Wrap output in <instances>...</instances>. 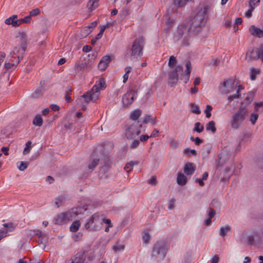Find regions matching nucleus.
<instances>
[{"label":"nucleus","instance_id":"f257e3e1","mask_svg":"<svg viewBox=\"0 0 263 263\" xmlns=\"http://www.w3.org/2000/svg\"><path fill=\"white\" fill-rule=\"evenodd\" d=\"M209 9V6H204L199 9L194 15L191 16L187 25L190 29L195 33V35L199 32L201 27L204 25V20L208 14Z\"/></svg>","mask_w":263,"mask_h":263},{"label":"nucleus","instance_id":"f03ea898","mask_svg":"<svg viewBox=\"0 0 263 263\" xmlns=\"http://www.w3.org/2000/svg\"><path fill=\"white\" fill-rule=\"evenodd\" d=\"M106 87V83L95 85L91 90L84 93L76 100L77 105L88 104L91 101L95 102L99 98L100 90Z\"/></svg>","mask_w":263,"mask_h":263},{"label":"nucleus","instance_id":"7ed1b4c3","mask_svg":"<svg viewBox=\"0 0 263 263\" xmlns=\"http://www.w3.org/2000/svg\"><path fill=\"white\" fill-rule=\"evenodd\" d=\"M87 205H83L82 207L79 206L57 215L53 219L54 223L58 225H62L67 223L78 215L82 214L83 212L81 211V210H83V211H86L87 210Z\"/></svg>","mask_w":263,"mask_h":263},{"label":"nucleus","instance_id":"20e7f679","mask_svg":"<svg viewBox=\"0 0 263 263\" xmlns=\"http://www.w3.org/2000/svg\"><path fill=\"white\" fill-rule=\"evenodd\" d=\"M185 67L186 69L183 73L182 67L177 65L175 69L169 72V80L172 81V82H175L179 80L183 81L184 82H187L189 80L192 69L191 63L190 61L188 60L186 62Z\"/></svg>","mask_w":263,"mask_h":263},{"label":"nucleus","instance_id":"39448f33","mask_svg":"<svg viewBox=\"0 0 263 263\" xmlns=\"http://www.w3.org/2000/svg\"><path fill=\"white\" fill-rule=\"evenodd\" d=\"M16 38H20L19 44L14 47L10 55L13 57L16 54L17 60H21L24 57L27 47V35L24 31H19L16 36Z\"/></svg>","mask_w":263,"mask_h":263},{"label":"nucleus","instance_id":"423d86ee","mask_svg":"<svg viewBox=\"0 0 263 263\" xmlns=\"http://www.w3.org/2000/svg\"><path fill=\"white\" fill-rule=\"evenodd\" d=\"M248 109L245 106L240 105L238 111L232 116L230 121L231 126L234 129H238L246 118Z\"/></svg>","mask_w":263,"mask_h":263},{"label":"nucleus","instance_id":"0eeeda50","mask_svg":"<svg viewBox=\"0 0 263 263\" xmlns=\"http://www.w3.org/2000/svg\"><path fill=\"white\" fill-rule=\"evenodd\" d=\"M169 246L164 240L157 241L154 244L151 256L155 258L163 259L168 250Z\"/></svg>","mask_w":263,"mask_h":263},{"label":"nucleus","instance_id":"6e6552de","mask_svg":"<svg viewBox=\"0 0 263 263\" xmlns=\"http://www.w3.org/2000/svg\"><path fill=\"white\" fill-rule=\"evenodd\" d=\"M104 148L101 147L100 149L96 148L90 155V162L88 165L89 172H92L95 168L98 165L100 161L103 160L104 155Z\"/></svg>","mask_w":263,"mask_h":263},{"label":"nucleus","instance_id":"1a4fd4ad","mask_svg":"<svg viewBox=\"0 0 263 263\" xmlns=\"http://www.w3.org/2000/svg\"><path fill=\"white\" fill-rule=\"evenodd\" d=\"M142 123L139 121H134L128 125L125 129V136L128 140L136 138L141 133Z\"/></svg>","mask_w":263,"mask_h":263},{"label":"nucleus","instance_id":"9d476101","mask_svg":"<svg viewBox=\"0 0 263 263\" xmlns=\"http://www.w3.org/2000/svg\"><path fill=\"white\" fill-rule=\"evenodd\" d=\"M144 39L143 36L136 38L134 41L131 49L127 50L131 52L130 56L133 58L141 57L143 54V49L144 45Z\"/></svg>","mask_w":263,"mask_h":263},{"label":"nucleus","instance_id":"9b49d317","mask_svg":"<svg viewBox=\"0 0 263 263\" xmlns=\"http://www.w3.org/2000/svg\"><path fill=\"white\" fill-rule=\"evenodd\" d=\"M193 34H195V33L190 29L187 24H181L178 26L176 32L174 33V37L177 41L182 38L185 42L189 36Z\"/></svg>","mask_w":263,"mask_h":263},{"label":"nucleus","instance_id":"f8f14e48","mask_svg":"<svg viewBox=\"0 0 263 263\" xmlns=\"http://www.w3.org/2000/svg\"><path fill=\"white\" fill-rule=\"evenodd\" d=\"M101 224V217L98 214L95 213L87 219L84 227L88 231H95L100 229Z\"/></svg>","mask_w":263,"mask_h":263},{"label":"nucleus","instance_id":"ddd939ff","mask_svg":"<svg viewBox=\"0 0 263 263\" xmlns=\"http://www.w3.org/2000/svg\"><path fill=\"white\" fill-rule=\"evenodd\" d=\"M137 97V90L130 86L127 92L122 97V103L124 107L130 106Z\"/></svg>","mask_w":263,"mask_h":263},{"label":"nucleus","instance_id":"4468645a","mask_svg":"<svg viewBox=\"0 0 263 263\" xmlns=\"http://www.w3.org/2000/svg\"><path fill=\"white\" fill-rule=\"evenodd\" d=\"M252 53H254V48L249 49L246 53V59L249 61L260 59L263 62V44L260 45L259 48H255V55H252Z\"/></svg>","mask_w":263,"mask_h":263},{"label":"nucleus","instance_id":"2eb2a0df","mask_svg":"<svg viewBox=\"0 0 263 263\" xmlns=\"http://www.w3.org/2000/svg\"><path fill=\"white\" fill-rule=\"evenodd\" d=\"M114 58V55H106L103 56L100 61L98 67L101 71H104L109 66V63Z\"/></svg>","mask_w":263,"mask_h":263},{"label":"nucleus","instance_id":"dca6fc26","mask_svg":"<svg viewBox=\"0 0 263 263\" xmlns=\"http://www.w3.org/2000/svg\"><path fill=\"white\" fill-rule=\"evenodd\" d=\"M235 83H221L219 86V91L223 94H227L234 91L236 88Z\"/></svg>","mask_w":263,"mask_h":263},{"label":"nucleus","instance_id":"f3484780","mask_svg":"<svg viewBox=\"0 0 263 263\" xmlns=\"http://www.w3.org/2000/svg\"><path fill=\"white\" fill-rule=\"evenodd\" d=\"M246 241L250 245H258L260 243V235L258 233L254 232L253 234L247 237Z\"/></svg>","mask_w":263,"mask_h":263},{"label":"nucleus","instance_id":"a211bd4d","mask_svg":"<svg viewBox=\"0 0 263 263\" xmlns=\"http://www.w3.org/2000/svg\"><path fill=\"white\" fill-rule=\"evenodd\" d=\"M101 162H103V165L100 168V172L102 173L105 174L109 170L111 166V162L107 154L104 153Z\"/></svg>","mask_w":263,"mask_h":263},{"label":"nucleus","instance_id":"6ab92c4d","mask_svg":"<svg viewBox=\"0 0 263 263\" xmlns=\"http://www.w3.org/2000/svg\"><path fill=\"white\" fill-rule=\"evenodd\" d=\"M4 228L0 230V240L7 236L8 232H11L14 229L13 224L12 223H4Z\"/></svg>","mask_w":263,"mask_h":263},{"label":"nucleus","instance_id":"aec40b11","mask_svg":"<svg viewBox=\"0 0 263 263\" xmlns=\"http://www.w3.org/2000/svg\"><path fill=\"white\" fill-rule=\"evenodd\" d=\"M196 170V165L194 163L187 162L184 166V173L187 175H192Z\"/></svg>","mask_w":263,"mask_h":263},{"label":"nucleus","instance_id":"412c9836","mask_svg":"<svg viewBox=\"0 0 263 263\" xmlns=\"http://www.w3.org/2000/svg\"><path fill=\"white\" fill-rule=\"evenodd\" d=\"M13 80V76L9 71H5L0 74V81L2 82H12Z\"/></svg>","mask_w":263,"mask_h":263},{"label":"nucleus","instance_id":"4be33fe9","mask_svg":"<svg viewBox=\"0 0 263 263\" xmlns=\"http://www.w3.org/2000/svg\"><path fill=\"white\" fill-rule=\"evenodd\" d=\"M251 35L259 38L263 37V31L259 28L256 27L254 25L251 26L249 28Z\"/></svg>","mask_w":263,"mask_h":263},{"label":"nucleus","instance_id":"5701e85b","mask_svg":"<svg viewBox=\"0 0 263 263\" xmlns=\"http://www.w3.org/2000/svg\"><path fill=\"white\" fill-rule=\"evenodd\" d=\"M148 123H151L152 125H154L157 123V117H153L151 115H145L143 117L142 119V121L141 123L142 124H147Z\"/></svg>","mask_w":263,"mask_h":263},{"label":"nucleus","instance_id":"b1692460","mask_svg":"<svg viewBox=\"0 0 263 263\" xmlns=\"http://www.w3.org/2000/svg\"><path fill=\"white\" fill-rule=\"evenodd\" d=\"M17 15H13L11 17L7 18L5 23L7 25H12V26L16 27H18L21 23H18V20H17Z\"/></svg>","mask_w":263,"mask_h":263},{"label":"nucleus","instance_id":"393cba45","mask_svg":"<svg viewBox=\"0 0 263 263\" xmlns=\"http://www.w3.org/2000/svg\"><path fill=\"white\" fill-rule=\"evenodd\" d=\"M164 19L165 20V23L167 26V29H166V31H167V30L171 29L173 27L174 23V20L173 18H171L170 16L168 11H167L164 14Z\"/></svg>","mask_w":263,"mask_h":263},{"label":"nucleus","instance_id":"a878e982","mask_svg":"<svg viewBox=\"0 0 263 263\" xmlns=\"http://www.w3.org/2000/svg\"><path fill=\"white\" fill-rule=\"evenodd\" d=\"M46 90L45 83L43 84L39 88H37L32 93V96L34 98H37L41 96L44 91Z\"/></svg>","mask_w":263,"mask_h":263},{"label":"nucleus","instance_id":"bb28decb","mask_svg":"<svg viewBox=\"0 0 263 263\" xmlns=\"http://www.w3.org/2000/svg\"><path fill=\"white\" fill-rule=\"evenodd\" d=\"M27 235L31 236L34 237V236H37L39 238H41L43 236H45V234L43 233L42 231L39 229L36 230H29L27 232Z\"/></svg>","mask_w":263,"mask_h":263},{"label":"nucleus","instance_id":"cd10ccee","mask_svg":"<svg viewBox=\"0 0 263 263\" xmlns=\"http://www.w3.org/2000/svg\"><path fill=\"white\" fill-rule=\"evenodd\" d=\"M142 111L140 109H136L132 111L130 115V118L135 121H138V119L142 115Z\"/></svg>","mask_w":263,"mask_h":263},{"label":"nucleus","instance_id":"c85d7f7f","mask_svg":"<svg viewBox=\"0 0 263 263\" xmlns=\"http://www.w3.org/2000/svg\"><path fill=\"white\" fill-rule=\"evenodd\" d=\"M254 97V93L252 91H250L247 96L244 99L243 101L241 103V105L245 106L249 104L253 101Z\"/></svg>","mask_w":263,"mask_h":263},{"label":"nucleus","instance_id":"c756f323","mask_svg":"<svg viewBox=\"0 0 263 263\" xmlns=\"http://www.w3.org/2000/svg\"><path fill=\"white\" fill-rule=\"evenodd\" d=\"M187 178L181 173H179L177 177V182L180 185H184L186 183Z\"/></svg>","mask_w":263,"mask_h":263},{"label":"nucleus","instance_id":"7c9ffc66","mask_svg":"<svg viewBox=\"0 0 263 263\" xmlns=\"http://www.w3.org/2000/svg\"><path fill=\"white\" fill-rule=\"evenodd\" d=\"M231 227L228 224L221 227L219 230V235L222 237L226 236L228 233L231 231Z\"/></svg>","mask_w":263,"mask_h":263},{"label":"nucleus","instance_id":"2f4dec72","mask_svg":"<svg viewBox=\"0 0 263 263\" xmlns=\"http://www.w3.org/2000/svg\"><path fill=\"white\" fill-rule=\"evenodd\" d=\"M243 87L242 85H239L238 86V88L236 90V92L235 94H233L232 95H230L228 97V100L229 102H231L233 100H234L235 99L239 98L240 97V95L239 93L240 90L243 89Z\"/></svg>","mask_w":263,"mask_h":263},{"label":"nucleus","instance_id":"473e14b6","mask_svg":"<svg viewBox=\"0 0 263 263\" xmlns=\"http://www.w3.org/2000/svg\"><path fill=\"white\" fill-rule=\"evenodd\" d=\"M81 226V222L79 220L74 221L70 226V231L72 232H77Z\"/></svg>","mask_w":263,"mask_h":263},{"label":"nucleus","instance_id":"72a5a7b5","mask_svg":"<svg viewBox=\"0 0 263 263\" xmlns=\"http://www.w3.org/2000/svg\"><path fill=\"white\" fill-rule=\"evenodd\" d=\"M65 201V197L63 195L59 196L54 199V202L57 208L62 205Z\"/></svg>","mask_w":263,"mask_h":263},{"label":"nucleus","instance_id":"f704fd0d","mask_svg":"<svg viewBox=\"0 0 263 263\" xmlns=\"http://www.w3.org/2000/svg\"><path fill=\"white\" fill-rule=\"evenodd\" d=\"M32 123L35 126H41L43 124V119L41 115H36L33 119Z\"/></svg>","mask_w":263,"mask_h":263},{"label":"nucleus","instance_id":"c9c22d12","mask_svg":"<svg viewBox=\"0 0 263 263\" xmlns=\"http://www.w3.org/2000/svg\"><path fill=\"white\" fill-rule=\"evenodd\" d=\"M29 164V162L21 161L17 163V166L20 171H24L28 167Z\"/></svg>","mask_w":263,"mask_h":263},{"label":"nucleus","instance_id":"e433bc0d","mask_svg":"<svg viewBox=\"0 0 263 263\" xmlns=\"http://www.w3.org/2000/svg\"><path fill=\"white\" fill-rule=\"evenodd\" d=\"M215 123L213 121H211L206 125V130H211L212 133H215L216 132L215 127Z\"/></svg>","mask_w":263,"mask_h":263},{"label":"nucleus","instance_id":"4c0bfd02","mask_svg":"<svg viewBox=\"0 0 263 263\" xmlns=\"http://www.w3.org/2000/svg\"><path fill=\"white\" fill-rule=\"evenodd\" d=\"M254 110L255 112L263 113V102H255L254 103Z\"/></svg>","mask_w":263,"mask_h":263},{"label":"nucleus","instance_id":"58836bf2","mask_svg":"<svg viewBox=\"0 0 263 263\" xmlns=\"http://www.w3.org/2000/svg\"><path fill=\"white\" fill-rule=\"evenodd\" d=\"M189 0H174L173 4L177 7H182L186 5Z\"/></svg>","mask_w":263,"mask_h":263},{"label":"nucleus","instance_id":"ea45409f","mask_svg":"<svg viewBox=\"0 0 263 263\" xmlns=\"http://www.w3.org/2000/svg\"><path fill=\"white\" fill-rule=\"evenodd\" d=\"M204 129V126L200 122H197L195 124V126L193 129L194 132H196L198 133H201Z\"/></svg>","mask_w":263,"mask_h":263},{"label":"nucleus","instance_id":"a19ab883","mask_svg":"<svg viewBox=\"0 0 263 263\" xmlns=\"http://www.w3.org/2000/svg\"><path fill=\"white\" fill-rule=\"evenodd\" d=\"M97 25V22L94 21L91 22L88 26L85 27V30L86 31L87 34H89Z\"/></svg>","mask_w":263,"mask_h":263},{"label":"nucleus","instance_id":"79ce46f5","mask_svg":"<svg viewBox=\"0 0 263 263\" xmlns=\"http://www.w3.org/2000/svg\"><path fill=\"white\" fill-rule=\"evenodd\" d=\"M98 6V4L94 0H89L87 3V7L90 11L95 10Z\"/></svg>","mask_w":263,"mask_h":263},{"label":"nucleus","instance_id":"37998d69","mask_svg":"<svg viewBox=\"0 0 263 263\" xmlns=\"http://www.w3.org/2000/svg\"><path fill=\"white\" fill-rule=\"evenodd\" d=\"M177 62L176 58L174 55H172L169 58L168 65L170 68H173L175 66Z\"/></svg>","mask_w":263,"mask_h":263},{"label":"nucleus","instance_id":"c03bdc74","mask_svg":"<svg viewBox=\"0 0 263 263\" xmlns=\"http://www.w3.org/2000/svg\"><path fill=\"white\" fill-rule=\"evenodd\" d=\"M190 105L192 107H191L192 112L197 114V115H199L201 113V111L199 109L198 105H197L194 103H191L190 104Z\"/></svg>","mask_w":263,"mask_h":263},{"label":"nucleus","instance_id":"a18cd8bd","mask_svg":"<svg viewBox=\"0 0 263 263\" xmlns=\"http://www.w3.org/2000/svg\"><path fill=\"white\" fill-rule=\"evenodd\" d=\"M133 141L130 143L129 147L132 149L137 148L140 145V141L136 139H133Z\"/></svg>","mask_w":263,"mask_h":263},{"label":"nucleus","instance_id":"49530a36","mask_svg":"<svg viewBox=\"0 0 263 263\" xmlns=\"http://www.w3.org/2000/svg\"><path fill=\"white\" fill-rule=\"evenodd\" d=\"M212 204V203L210 204L209 210L207 211L208 217L211 219L213 218L216 214V211L211 206Z\"/></svg>","mask_w":263,"mask_h":263},{"label":"nucleus","instance_id":"de8ad7c7","mask_svg":"<svg viewBox=\"0 0 263 263\" xmlns=\"http://www.w3.org/2000/svg\"><path fill=\"white\" fill-rule=\"evenodd\" d=\"M20 60H17L15 63H6L4 65L5 68V71H8V70L13 67V66H15L16 65L18 64L20 62Z\"/></svg>","mask_w":263,"mask_h":263},{"label":"nucleus","instance_id":"09e8293b","mask_svg":"<svg viewBox=\"0 0 263 263\" xmlns=\"http://www.w3.org/2000/svg\"><path fill=\"white\" fill-rule=\"evenodd\" d=\"M132 69L131 67H126L125 69V73L123 76V82H126L128 79V74L130 73Z\"/></svg>","mask_w":263,"mask_h":263},{"label":"nucleus","instance_id":"8fccbe9b","mask_svg":"<svg viewBox=\"0 0 263 263\" xmlns=\"http://www.w3.org/2000/svg\"><path fill=\"white\" fill-rule=\"evenodd\" d=\"M259 73V70H257L256 68H252L251 70V76L250 79L251 80H254L257 74Z\"/></svg>","mask_w":263,"mask_h":263},{"label":"nucleus","instance_id":"3c124183","mask_svg":"<svg viewBox=\"0 0 263 263\" xmlns=\"http://www.w3.org/2000/svg\"><path fill=\"white\" fill-rule=\"evenodd\" d=\"M213 108L210 105H206V108L204 111L205 114H206V117L209 118L211 116V111H212Z\"/></svg>","mask_w":263,"mask_h":263},{"label":"nucleus","instance_id":"603ef678","mask_svg":"<svg viewBox=\"0 0 263 263\" xmlns=\"http://www.w3.org/2000/svg\"><path fill=\"white\" fill-rule=\"evenodd\" d=\"M258 115L257 113H252L250 115V120L251 122V123L254 125L257 120L258 119Z\"/></svg>","mask_w":263,"mask_h":263},{"label":"nucleus","instance_id":"864d4df0","mask_svg":"<svg viewBox=\"0 0 263 263\" xmlns=\"http://www.w3.org/2000/svg\"><path fill=\"white\" fill-rule=\"evenodd\" d=\"M190 140L194 142L195 144L196 145H199L200 144H201L203 142V140L201 139L199 137L194 138L193 137H190Z\"/></svg>","mask_w":263,"mask_h":263},{"label":"nucleus","instance_id":"5fc2aeb1","mask_svg":"<svg viewBox=\"0 0 263 263\" xmlns=\"http://www.w3.org/2000/svg\"><path fill=\"white\" fill-rule=\"evenodd\" d=\"M124 248H125L124 245H115L112 247V249L115 252L122 251L124 249Z\"/></svg>","mask_w":263,"mask_h":263},{"label":"nucleus","instance_id":"6e6d98bb","mask_svg":"<svg viewBox=\"0 0 263 263\" xmlns=\"http://www.w3.org/2000/svg\"><path fill=\"white\" fill-rule=\"evenodd\" d=\"M40 13V10L39 8H36L30 11L29 15L31 18L32 16H37Z\"/></svg>","mask_w":263,"mask_h":263},{"label":"nucleus","instance_id":"4d7b16f0","mask_svg":"<svg viewBox=\"0 0 263 263\" xmlns=\"http://www.w3.org/2000/svg\"><path fill=\"white\" fill-rule=\"evenodd\" d=\"M86 66V63H80V62H78L76 63V68L77 69V70L78 71H80L82 69H84V68Z\"/></svg>","mask_w":263,"mask_h":263},{"label":"nucleus","instance_id":"13d9d810","mask_svg":"<svg viewBox=\"0 0 263 263\" xmlns=\"http://www.w3.org/2000/svg\"><path fill=\"white\" fill-rule=\"evenodd\" d=\"M31 18H30V16L28 15V16H25L24 18H21V19H20L18 21V23H20L21 24L22 23H28L30 22L31 21Z\"/></svg>","mask_w":263,"mask_h":263},{"label":"nucleus","instance_id":"bf43d9fd","mask_svg":"<svg viewBox=\"0 0 263 263\" xmlns=\"http://www.w3.org/2000/svg\"><path fill=\"white\" fill-rule=\"evenodd\" d=\"M170 146L174 149L177 148L179 146L178 141L174 139H172L170 142Z\"/></svg>","mask_w":263,"mask_h":263},{"label":"nucleus","instance_id":"052dcab7","mask_svg":"<svg viewBox=\"0 0 263 263\" xmlns=\"http://www.w3.org/2000/svg\"><path fill=\"white\" fill-rule=\"evenodd\" d=\"M83 236V234L81 232H79L77 234H75L72 236V238L75 241H79Z\"/></svg>","mask_w":263,"mask_h":263},{"label":"nucleus","instance_id":"680f3d73","mask_svg":"<svg viewBox=\"0 0 263 263\" xmlns=\"http://www.w3.org/2000/svg\"><path fill=\"white\" fill-rule=\"evenodd\" d=\"M175 203V199L172 198L169 200L168 209L169 210H172L174 208V205Z\"/></svg>","mask_w":263,"mask_h":263},{"label":"nucleus","instance_id":"e2e57ef3","mask_svg":"<svg viewBox=\"0 0 263 263\" xmlns=\"http://www.w3.org/2000/svg\"><path fill=\"white\" fill-rule=\"evenodd\" d=\"M256 164L260 167L263 168V156L258 158L256 161Z\"/></svg>","mask_w":263,"mask_h":263},{"label":"nucleus","instance_id":"0e129e2a","mask_svg":"<svg viewBox=\"0 0 263 263\" xmlns=\"http://www.w3.org/2000/svg\"><path fill=\"white\" fill-rule=\"evenodd\" d=\"M31 144V141H29L26 143V147L23 151V154L26 155L29 152V146Z\"/></svg>","mask_w":263,"mask_h":263},{"label":"nucleus","instance_id":"69168bd1","mask_svg":"<svg viewBox=\"0 0 263 263\" xmlns=\"http://www.w3.org/2000/svg\"><path fill=\"white\" fill-rule=\"evenodd\" d=\"M150 137L148 135H142L140 136L139 140L140 142L141 141L144 142L146 141Z\"/></svg>","mask_w":263,"mask_h":263},{"label":"nucleus","instance_id":"338daca9","mask_svg":"<svg viewBox=\"0 0 263 263\" xmlns=\"http://www.w3.org/2000/svg\"><path fill=\"white\" fill-rule=\"evenodd\" d=\"M254 9V7H250V8L248 10V11L245 13V16L250 18L252 16V13Z\"/></svg>","mask_w":263,"mask_h":263},{"label":"nucleus","instance_id":"774afa93","mask_svg":"<svg viewBox=\"0 0 263 263\" xmlns=\"http://www.w3.org/2000/svg\"><path fill=\"white\" fill-rule=\"evenodd\" d=\"M149 237H150V236H149V233H145L142 236V239H143V242L146 243H148V241H149Z\"/></svg>","mask_w":263,"mask_h":263}]
</instances>
